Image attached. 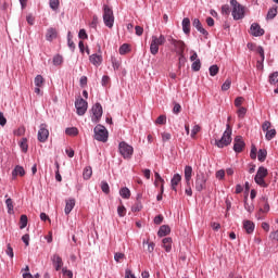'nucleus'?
Returning a JSON list of instances; mask_svg holds the SVG:
<instances>
[{
	"instance_id": "f257e3e1",
	"label": "nucleus",
	"mask_w": 278,
	"mask_h": 278,
	"mask_svg": "<svg viewBox=\"0 0 278 278\" xmlns=\"http://www.w3.org/2000/svg\"><path fill=\"white\" fill-rule=\"evenodd\" d=\"M215 144L218 149H225V147H229V144H231V126H229V124H227L223 137L219 140H216Z\"/></svg>"
},
{
	"instance_id": "f03ea898",
	"label": "nucleus",
	"mask_w": 278,
	"mask_h": 278,
	"mask_svg": "<svg viewBox=\"0 0 278 278\" xmlns=\"http://www.w3.org/2000/svg\"><path fill=\"white\" fill-rule=\"evenodd\" d=\"M232 7V18L235 21H242L244 18V7L238 0H230Z\"/></svg>"
},
{
	"instance_id": "7ed1b4c3",
	"label": "nucleus",
	"mask_w": 278,
	"mask_h": 278,
	"mask_svg": "<svg viewBox=\"0 0 278 278\" xmlns=\"http://www.w3.org/2000/svg\"><path fill=\"white\" fill-rule=\"evenodd\" d=\"M266 177H268V169H266V167H258L254 181L257 186H261V188H268V184L264 180Z\"/></svg>"
},
{
	"instance_id": "20e7f679",
	"label": "nucleus",
	"mask_w": 278,
	"mask_h": 278,
	"mask_svg": "<svg viewBox=\"0 0 278 278\" xmlns=\"http://www.w3.org/2000/svg\"><path fill=\"white\" fill-rule=\"evenodd\" d=\"M93 134L94 140H97L98 142H105L109 138L108 128H105V126L103 125H97L93 128Z\"/></svg>"
},
{
	"instance_id": "39448f33",
	"label": "nucleus",
	"mask_w": 278,
	"mask_h": 278,
	"mask_svg": "<svg viewBox=\"0 0 278 278\" xmlns=\"http://www.w3.org/2000/svg\"><path fill=\"white\" fill-rule=\"evenodd\" d=\"M103 21L104 25L110 29L114 27V11L108 4L103 7Z\"/></svg>"
},
{
	"instance_id": "423d86ee",
	"label": "nucleus",
	"mask_w": 278,
	"mask_h": 278,
	"mask_svg": "<svg viewBox=\"0 0 278 278\" xmlns=\"http://www.w3.org/2000/svg\"><path fill=\"white\" fill-rule=\"evenodd\" d=\"M119 155L124 157V160H131L134 155V147L129 146L127 142L122 141L118 144Z\"/></svg>"
},
{
	"instance_id": "0eeeda50",
	"label": "nucleus",
	"mask_w": 278,
	"mask_h": 278,
	"mask_svg": "<svg viewBox=\"0 0 278 278\" xmlns=\"http://www.w3.org/2000/svg\"><path fill=\"white\" fill-rule=\"evenodd\" d=\"M207 184V177L205 174H198L195 177V190L197 192H203L205 190Z\"/></svg>"
},
{
	"instance_id": "6e6552de",
	"label": "nucleus",
	"mask_w": 278,
	"mask_h": 278,
	"mask_svg": "<svg viewBox=\"0 0 278 278\" xmlns=\"http://www.w3.org/2000/svg\"><path fill=\"white\" fill-rule=\"evenodd\" d=\"M75 108L78 116H84L88 111V102L84 98H78L75 102Z\"/></svg>"
},
{
	"instance_id": "1a4fd4ad",
	"label": "nucleus",
	"mask_w": 278,
	"mask_h": 278,
	"mask_svg": "<svg viewBox=\"0 0 278 278\" xmlns=\"http://www.w3.org/2000/svg\"><path fill=\"white\" fill-rule=\"evenodd\" d=\"M92 117L91 121L92 123H99L101 121V116H103V106H101V103H96L92 109Z\"/></svg>"
},
{
	"instance_id": "9d476101",
	"label": "nucleus",
	"mask_w": 278,
	"mask_h": 278,
	"mask_svg": "<svg viewBox=\"0 0 278 278\" xmlns=\"http://www.w3.org/2000/svg\"><path fill=\"white\" fill-rule=\"evenodd\" d=\"M47 124H41L39 126L37 139L39 142H47L49 140V129L47 128Z\"/></svg>"
},
{
	"instance_id": "9b49d317",
	"label": "nucleus",
	"mask_w": 278,
	"mask_h": 278,
	"mask_svg": "<svg viewBox=\"0 0 278 278\" xmlns=\"http://www.w3.org/2000/svg\"><path fill=\"white\" fill-rule=\"evenodd\" d=\"M244 147L245 143L244 140L242 139V136H237L233 141V151L236 153H242Z\"/></svg>"
},
{
	"instance_id": "f8f14e48",
	"label": "nucleus",
	"mask_w": 278,
	"mask_h": 278,
	"mask_svg": "<svg viewBox=\"0 0 278 278\" xmlns=\"http://www.w3.org/2000/svg\"><path fill=\"white\" fill-rule=\"evenodd\" d=\"M250 34L257 38L260 36H264L265 31H264V28H262V26H260V24L253 23L250 27Z\"/></svg>"
},
{
	"instance_id": "ddd939ff",
	"label": "nucleus",
	"mask_w": 278,
	"mask_h": 278,
	"mask_svg": "<svg viewBox=\"0 0 278 278\" xmlns=\"http://www.w3.org/2000/svg\"><path fill=\"white\" fill-rule=\"evenodd\" d=\"M169 41L170 45L175 47L178 54H184V51H186V43L184 41L173 38Z\"/></svg>"
},
{
	"instance_id": "4468645a",
	"label": "nucleus",
	"mask_w": 278,
	"mask_h": 278,
	"mask_svg": "<svg viewBox=\"0 0 278 278\" xmlns=\"http://www.w3.org/2000/svg\"><path fill=\"white\" fill-rule=\"evenodd\" d=\"M51 262L53 264L54 269L62 270V266H64V262L62 261V256L59 254H54L51 256Z\"/></svg>"
},
{
	"instance_id": "2eb2a0df",
	"label": "nucleus",
	"mask_w": 278,
	"mask_h": 278,
	"mask_svg": "<svg viewBox=\"0 0 278 278\" xmlns=\"http://www.w3.org/2000/svg\"><path fill=\"white\" fill-rule=\"evenodd\" d=\"M55 38H58V29L53 27L48 28L46 31V40H48V42H53Z\"/></svg>"
},
{
	"instance_id": "dca6fc26",
	"label": "nucleus",
	"mask_w": 278,
	"mask_h": 278,
	"mask_svg": "<svg viewBox=\"0 0 278 278\" xmlns=\"http://www.w3.org/2000/svg\"><path fill=\"white\" fill-rule=\"evenodd\" d=\"M74 207H75V199H68L65 201L64 213L66 214V216H68L71 212H73Z\"/></svg>"
},
{
	"instance_id": "f3484780",
	"label": "nucleus",
	"mask_w": 278,
	"mask_h": 278,
	"mask_svg": "<svg viewBox=\"0 0 278 278\" xmlns=\"http://www.w3.org/2000/svg\"><path fill=\"white\" fill-rule=\"evenodd\" d=\"M193 27L200 31L203 36H207V30L203 28V25L201 24V21L199 18H194L192 22Z\"/></svg>"
},
{
	"instance_id": "a211bd4d",
	"label": "nucleus",
	"mask_w": 278,
	"mask_h": 278,
	"mask_svg": "<svg viewBox=\"0 0 278 278\" xmlns=\"http://www.w3.org/2000/svg\"><path fill=\"white\" fill-rule=\"evenodd\" d=\"M172 190H174V192H177V187L179 186V184H181V175L179 174H175L172 178Z\"/></svg>"
},
{
	"instance_id": "6ab92c4d",
	"label": "nucleus",
	"mask_w": 278,
	"mask_h": 278,
	"mask_svg": "<svg viewBox=\"0 0 278 278\" xmlns=\"http://www.w3.org/2000/svg\"><path fill=\"white\" fill-rule=\"evenodd\" d=\"M269 84L270 86L278 85V72H274L269 75ZM275 94H278V87L274 90Z\"/></svg>"
},
{
	"instance_id": "aec40b11",
	"label": "nucleus",
	"mask_w": 278,
	"mask_h": 278,
	"mask_svg": "<svg viewBox=\"0 0 278 278\" xmlns=\"http://www.w3.org/2000/svg\"><path fill=\"white\" fill-rule=\"evenodd\" d=\"M89 60L93 66H101V62H103V58L99 54H92L89 56Z\"/></svg>"
},
{
	"instance_id": "412c9836",
	"label": "nucleus",
	"mask_w": 278,
	"mask_h": 278,
	"mask_svg": "<svg viewBox=\"0 0 278 278\" xmlns=\"http://www.w3.org/2000/svg\"><path fill=\"white\" fill-rule=\"evenodd\" d=\"M243 229H245L247 233H253L255 231V224L251 220H244Z\"/></svg>"
},
{
	"instance_id": "4be33fe9",
	"label": "nucleus",
	"mask_w": 278,
	"mask_h": 278,
	"mask_svg": "<svg viewBox=\"0 0 278 278\" xmlns=\"http://www.w3.org/2000/svg\"><path fill=\"white\" fill-rule=\"evenodd\" d=\"M191 179H192V166L187 165L185 167V180L187 186H190Z\"/></svg>"
},
{
	"instance_id": "5701e85b",
	"label": "nucleus",
	"mask_w": 278,
	"mask_h": 278,
	"mask_svg": "<svg viewBox=\"0 0 278 278\" xmlns=\"http://www.w3.org/2000/svg\"><path fill=\"white\" fill-rule=\"evenodd\" d=\"M163 248L165 249L166 253H170V251L173 249V239L164 238L163 239Z\"/></svg>"
},
{
	"instance_id": "b1692460",
	"label": "nucleus",
	"mask_w": 278,
	"mask_h": 278,
	"mask_svg": "<svg viewBox=\"0 0 278 278\" xmlns=\"http://www.w3.org/2000/svg\"><path fill=\"white\" fill-rule=\"evenodd\" d=\"M168 233H170V227L167 225H163L160 227L157 236L160 238H164V236H168Z\"/></svg>"
},
{
	"instance_id": "393cba45",
	"label": "nucleus",
	"mask_w": 278,
	"mask_h": 278,
	"mask_svg": "<svg viewBox=\"0 0 278 278\" xmlns=\"http://www.w3.org/2000/svg\"><path fill=\"white\" fill-rule=\"evenodd\" d=\"M152 42L160 47L166 42V37L164 35H160V37L152 36Z\"/></svg>"
},
{
	"instance_id": "a878e982",
	"label": "nucleus",
	"mask_w": 278,
	"mask_h": 278,
	"mask_svg": "<svg viewBox=\"0 0 278 278\" xmlns=\"http://www.w3.org/2000/svg\"><path fill=\"white\" fill-rule=\"evenodd\" d=\"M141 199L142 194H138L137 203L131 207V212H140L142 210V202H140Z\"/></svg>"
},
{
	"instance_id": "bb28decb",
	"label": "nucleus",
	"mask_w": 278,
	"mask_h": 278,
	"mask_svg": "<svg viewBox=\"0 0 278 278\" xmlns=\"http://www.w3.org/2000/svg\"><path fill=\"white\" fill-rule=\"evenodd\" d=\"M182 31L184 34H190V18L185 17L182 20Z\"/></svg>"
},
{
	"instance_id": "cd10ccee",
	"label": "nucleus",
	"mask_w": 278,
	"mask_h": 278,
	"mask_svg": "<svg viewBox=\"0 0 278 278\" xmlns=\"http://www.w3.org/2000/svg\"><path fill=\"white\" fill-rule=\"evenodd\" d=\"M17 175H20V177L25 176V169L23 166H15L14 170L12 172V176L17 177Z\"/></svg>"
},
{
	"instance_id": "c85d7f7f",
	"label": "nucleus",
	"mask_w": 278,
	"mask_h": 278,
	"mask_svg": "<svg viewBox=\"0 0 278 278\" xmlns=\"http://www.w3.org/2000/svg\"><path fill=\"white\" fill-rule=\"evenodd\" d=\"M119 195L122 197V199H129L131 197V191L129 190V188L124 187L119 190Z\"/></svg>"
},
{
	"instance_id": "c756f323",
	"label": "nucleus",
	"mask_w": 278,
	"mask_h": 278,
	"mask_svg": "<svg viewBox=\"0 0 278 278\" xmlns=\"http://www.w3.org/2000/svg\"><path fill=\"white\" fill-rule=\"evenodd\" d=\"M34 84L37 88H42V86H45V77H42V75H37L35 77Z\"/></svg>"
},
{
	"instance_id": "7c9ffc66",
	"label": "nucleus",
	"mask_w": 278,
	"mask_h": 278,
	"mask_svg": "<svg viewBox=\"0 0 278 278\" xmlns=\"http://www.w3.org/2000/svg\"><path fill=\"white\" fill-rule=\"evenodd\" d=\"M129 51H131V48L128 43H123L119 47V55H127V53H129Z\"/></svg>"
},
{
	"instance_id": "2f4dec72",
	"label": "nucleus",
	"mask_w": 278,
	"mask_h": 278,
	"mask_svg": "<svg viewBox=\"0 0 278 278\" xmlns=\"http://www.w3.org/2000/svg\"><path fill=\"white\" fill-rule=\"evenodd\" d=\"M268 155V152L264 149L258 150L257 159L258 162H266V156Z\"/></svg>"
},
{
	"instance_id": "473e14b6",
	"label": "nucleus",
	"mask_w": 278,
	"mask_h": 278,
	"mask_svg": "<svg viewBox=\"0 0 278 278\" xmlns=\"http://www.w3.org/2000/svg\"><path fill=\"white\" fill-rule=\"evenodd\" d=\"M83 177H84V179H90L92 177V167H90V166L85 167V169L83 172Z\"/></svg>"
},
{
	"instance_id": "72a5a7b5",
	"label": "nucleus",
	"mask_w": 278,
	"mask_h": 278,
	"mask_svg": "<svg viewBox=\"0 0 278 278\" xmlns=\"http://www.w3.org/2000/svg\"><path fill=\"white\" fill-rule=\"evenodd\" d=\"M150 53L152 55H157V53H160V46H157V43H153L151 41V45H150Z\"/></svg>"
},
{
	"instance_id": "f704fd0d",
	"label": "nucleus",
	"mask_w": 278,
	"mask_h": 278,
	"mask_svg": "<svg viewBox=\"0 0 278 278\" xmlns=\"http://www.w3.org/2000/svg\"><path fill=\"white\" fill-rule=\"evenodd\" d=\"M49 5L55 12L60 9V0H50Z\"/></svg>"
},
{
	"instance_id": "c9c22d12",
	"label": "nucleus",
	"mask_w": 278,
	"mask_h": 278,
	"mask_svg": "<svg viewBox=\"0 0 278 278\" xmlns=\"http://www.w3.org/2000/svg\"><path fill=\"white\" fill-rule=\"evenodd\" d=\"M65 134L67 136H77L79 134V130L76 127L66 128Z\"/></svg>"
},
{
	"instance_id": "e433bc0d",
	"label": "nucleus",
	"mask_w": 278,
	"mask_h": 278,
	"mask_svg": "<svg viewBox=\"0 0 278 278\" xmlns=\"http://www.w3.org/2000/svg\"><path fill=\"white\" fill-rule=\"evenodd\" d=\"M25 227H27V215H21L20 229H25Z\"/></svg>"
},
{
	"instance_id": "4c0bfd02",
	"label": "nucleus",
	"mask_w": 278,
	"mask_h": 278,
	"mask_svg": "<svg viewBox=\"0 0 278 278\" xmlns=\"http://www.w3.org/2000/svg\"><path fill=\"white\" fill-rule=\"evenodd\" d=\"M20 147L24 153H27V149H29V146L27 144V138L22 139Z\"/></svg>"
},
{
	"instance_id": "58836bf2",
	"label": "nucleus",
	"mask_w": 278,
	"mask_h": 278,
	"mask_svg": "<svg viewBox=\"0 0 278 278\" xmlns=\"http://www.w3.org/2000/svg\"><path fill=\"white\" fill-rule=\"evenodd\" d=\"M231 88V78H227L225 83L222 85V90L226 92V90H229Z\"/></svg>"
},
{
	"instance_id": "ea45409f",
	"label": "nucleus",
	"mask_w": 278,
	"mask_h": 278,
	"mask_svg": "<svg viewBox=\"0 0 278 278\" xmlns=\"http://www.w3.org/2000/svg\"><path fill=\"white\" fill-rule=\"evenodd\" d=\"M208 71H210L211 77H216V75H218V71H219L218 65H212L208 68Z\"/></svg>"
},
{
	"instance_id": "a19ab883",
	"label": "nucleus",
	"mask_w": 278,
	"mask_h": 278,
	"mask_svg": "<svg viewBox=\"0 0 278 278\" xmlns=\"http://www.w3.org/2000/svg\"><path fill=\"white\" fill-rule=\"evenodd\" d=\"M192 71L194 72H199L201 71V60H195L193 61L192 65H191Z\"/></svg>"
},
{
	"instance_id": "79ce46f5",
	"label": "nucleus",
	"mask_w": 278,
	"mask_h": 278,
	"mask_svg": "<svg viewBox=\"0 0 278 278\" xmlns=\"http://www.w3.org/2000/svg\"><path fill=\"white\" fill-rule=\"evenodd\" d=\"M275 136H277V130L270 129V130H267L265 138L266 140H273Z\"/></svg>"
},
{
	"instance_id": "37998d69",
	"label": "nucleus",
	"mask_w": 278,
	"mask_h": 278,
	"mask_svg": "<svg viewBox=\"0 0 278 278\" xmlns=\"http://www.w3.org/2000/svg\"><path fill=\"white\" fill-rule=\"evenodd\" d=\"M64 62V59L62 55L58 54L53 58V64L54 66H60Z\"/></svg>"
},
{
	"instance_id": "c03bdc74",
	"label": "nucleus",
	"mask_w": 278,
	"mask_h": 278,
	"mask_svg": "<svg viewBox=\"0 0 278 278\" xmlns=\"http://www.w3.org/2000/svg\"><path fill=\"white\" fill-rule=\"evenodd\" d=\"M143 244H148V248H147L148 253H153V251H155V243L143 241Z\"/></svg>"
},
{
	"instance_id": "a18cd8bd",
	"label": "nucleus",
	"mask_w": 278,
	"mask_h": 278,
	"mask_svg": "<svg viewBox=\"0 0 278 278\" xmlns=\"http://www.w3.org/2000/svg\"><path fill=\"white\" fill-rule=\"evenodd\" d=\"M161 138H162V142H168V140L173 138V135H170V132L164 131L161 134Z\"/></svg>"
},
{
	"instance_id": "49530a36",
	"label": "nucleus",
	"mask_w": 278,
	"mask_h": 278,
	"mask_svg": "<svg viewBox=\"0 0 278 278\" xmlns=\"http://www.w3.org/2000/svg\"><path fill=\"white\" fill-rule=\"evenodd\" d=\"M101 190L104 194H110V185L106 181L101 182Z\"/></svg>"
},
{
	"instance_id": "de8ad7c7",
	"label": "nucleus",
	"mask_w": 278,
	"mask_h": 278,
	"mask_svg": "<svg viewBox=\"0 0 278 278\" xmlns=\"http://www.w3.org/2000/svg\"><path fill=\"white\" fill-rule=\"evenodd\" d=\"M178 55V68H181V66H186V55L184 53Z\"/></svg>"
},
{
	"instance_id": "09e8293b",
	"label": "nucleus",
	"mask_w": 278,
	"mask_h": 278,
	"mask_svg": "<svg viewBox=\"0 0 278 278\" xmlns=\"http://www.w3.org/2000/svg\"><path fill=\"white\" fill-rule=\"evenodd\" d=\"M263 201H264V206L260 210V212H269L270 211V205L268 204V199L266 198H263Z\"/></svg>"
},
{
	"instance_id": "8fccbe9b",
	"label": "nucleus",
	"mask_w": 278,
	"mask_h": 278,
	"mask_svg": "<svg viewBox=\"0 0 278 278\" xmlns=\"http://www.w3.org/2000/svg\"><path fill=\"white\" fill-rule=\"evenodd\" d=\"M5 205L9 210V214L14 211V204L12 202V199L8 198L5 201Z\"/></svg>"
},
{
	"instance_id": "3c124183",
	"label": "nucleus",
	"mask_w": 278,
	"mask_h": 278,
	"mask_svg": "<svg viewBox=\"0 0 278 278\" xmlns=\"http://www.w3.org/2000/svg\"><path fill=\"white\" fill-rule=\"evenodd\" d=\"M156 125H166V116L165 115H160L156 121H155Z\"/></svg>"
},
{
	"instance_id": "603ef678",
	"label": "nucleus",
	"mask_w": 278,
	"mask_h": 278,
	"mask_svg": "<svg viewBox=\"0 0 278 278\" xmlns=\"http://www.w3.org/2000/svg\"><path fill=\"white\" fill-rule=\"evenodd\" d=\"M199 131H201V126L194 125L191 130V138H197V134H199Z\"/></svg>"
},
{
	"instance_id": "864d4df0",
	"label": "nucleus",
	"mask_w": 278,
	"mask_h": 278,
	"mask_svg": "<svg viewBox=\"0 0 278 278\" xmlns=\"http://www.w3.org/2000/svg\"><path fill=\"white\" fill-rule=\"evenodd\" d=\"M117 214L121 217L125 216L127 214V208H125V206H123V205H119L117 207Z\"/></svg>"
},
{
	"instance_id": "5fc2aeb1",
	"label": "nucleus",
	"mask_w": 278,
	"mask_h": 278,
	"mask_svg": "<svg viewBox=\"0 0 278 278\" xmlns=\"http://www.w3.org/2000/svg\"><path fill=\"white\" fill-rule=\"evenodd\" d=\"M231 10L229 9V4H225L222 7V14H224L225 16H229Z\"/></svg>"
},
{
	"instance_id": "6e6d98bb",
	"label": "nucleus",
	"mask_w": 278,
	"mask_h": 278,
	"mask_svg": "<svg viewBox=\"0 0 278 278\" xmlns=\"http://www.w3.org/2000/svg\"><path fill=\"white\" fill-rule=\"evenodd\" d=\"M238 117L242 118L247 114V109L244 106H240L239 110L237 111Z\"/></svg>"
},
{
	"instance_id": "4d7b16f0",
	"label": "nucleus",
	"mask_w": 278,
	"mask_h": 278,
	"mask_svg": "<svg viewBox=\"0 0 278 278\" xmlns=\"http://www.w3.org/2000/svg\"><path fill=\"white\" fill-rule=\"evenodd\" d=\"M251 160H256L257 157V148L255 146H252L251 152H250Z\"/></svg>"
},
{
	"instance_id": "13d9d810",
	"label": "nucleus",
	"mask_w": 278,
	"mask_h": 278,
	"mask_svg": "<svg viewBox=\"0 0 278 278\" xmlns=\"http://www.w3.org/2000/svg\"><path fill=\"white\" fill-rule=\"evenodd\" d=\"M62 273H63V276H64V277L73 278V271H72V270H68L66 267H63V268H62Z\"/></svg>"
},
{
	"instance_id": "bf43d9fd",
	"label": "nucleus",
	"mask_w": 278,
	"mask_h": 278,
	"mask_svg": "<svg viewBox=\"0 0 278 278\" xmlns=\"http://www.w3.org/2000/svg\"><path fill=\"white\" fill-rule=\"evenodd\" d=\"M7 255H9V257H14V249H12L11 244L7 245V251H5Z\"/></svg>"
},
{
	"instance_id": "052dcab7",
	"label": "nucleus",
	"mask_w": 278,
	"mask_h": 278,
	"mask_svg": "<svg viewBox=\"0 0 278 278\" xmlns=\"http://www.w3.org/2000/svg\"><path fill=\"white\" fill-rule=\"evenodd\" d=\"M78 37L80 40H88V34H86V29H80L78 33Z\"/></svg>"
},
{
	"instance_id": "680f3d73",
	"label": "nucleus",
	"mask_w": 278,
	"mask_h": 278,
	"mask_svg": "<svg viewBox=\"0 0 278 278\" xmlns=\"http://www.w3.org/2000/svg\"><path fill=\"white\" fill-rule=\"evenodd\" d=\"M14 136H25V127L21 126L18 129L14 130Z\"/></svg>"
},
{
	"instance_id": "e2e57ef3",
	"label": "nucleus",
	"mask_w": 278,
	"mask_h": 278,
	"mask_svg": "<svg viewBox=\"0 0 278 278\" xmlns=\"http://www.w3.org/2000/svg\"><path fill=\"white\" fill-rule=\"evenodd\" d=\"M115 262H121L122 260H125V254L121 252H116L114 255Z\"/></svg>"
},
{
	"instance_id": "0e129e2a",
	"label": "nucleus",
	"mask_w": 278,
	"mask_h": 278,
	"mask_svg": "<svg viewBox=\"0 0 278 278\" xmlns=\"http://www.w3.org/2000/svg\"><path fill=\"white\" fill-rule=\"evenodd\" d=\"M275 16H277V9H269L267 18H275Z\"/></svg>"
},
{
	"instance_id": "69168bd1",
	"label": "nucleus",
	"mask_w": 278,
	"mask_h": 278,
	"mask_svg": "<svg viewBox=\"0 0 278 278\" xmlns=\"http://www.w3.org/2000/svg\"><path fill=\"white\" fill-rule=\"evenodd\" d=\"M242 103H244V98H242V97H238V98L235 100V105H236V108H241Z\"/></svg>"
},
{
	"instance_id": "338daca9",
	"label": "nucleus",
	"mask_w": 278,
	"mask_h": 278,
	"mask_svg": "<svg viewBox=\"0 0 278 278\" xmlns=\"http://www.w3.org/2000/svg\"><path fill=\"white\" fill-rule=\"evenodd\" d=\"M216 178L225 179V169H219L218 172H216Z\"/></svg>"
},
{
	"instance_id": "774afa93",
	"label": "nucleus",
	"mask_w": 278,
	"mask_h": 278,
	"mask_svg": "<svg viewBox=\"0 0 278 278\" xmlns=\"http://www.w3.org/2000/svg\"><path fill=\"white\" fill-rule=\"evenodd\" d=\"M263 131H268L270 129V122L266 121L262 125Z\"/></svg>"
}]
</instances>
